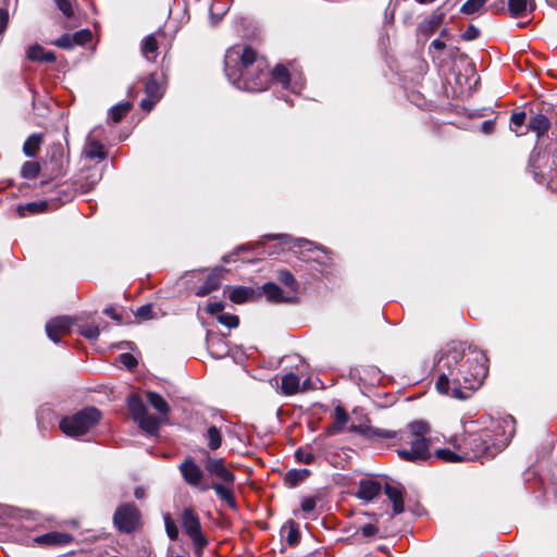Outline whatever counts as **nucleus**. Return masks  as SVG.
Returning <instances> with one entry per match:
<instances>
[{
  "instance_id": "obj_29",
  "label": "nucleus",
  "mask_w": 557,
  "mask_h": 557,
  "mask_svg": "<svg viewBox=\"0 0 557 557\" xmlns=\"http://www.w3.org/2000/svg\"><path fill=\"white\" fill-rule=\"evenodd\" d=\"M228 297L235 304H244L249 301L255 296V290L251 287L237 286L228 287Z\"/></svg>"
},
{
  "instance_id": "obj_60",
  "label": "nucleus",
  "mask_w": 557,
  "mask_h": 557,
  "mask_svg": "<svg viewBox=\"0 0 557 557\" xmlns=\"http://www.w3.org/2000/svg\"><path fill=\"white\" fill-rule=\"evenodd\" d=\"M494 129V122L492 120L484 121L481 124V132L484 134H491Z\"/></svg>"
},
{
  "instance_id": "obj_16",
  "label": "nucleus",
  "mask_w": 557,
  "mask_h": 557,
  "mask_svg": "<svg viewBox=\"0 0 557 557\" xmlns=\"http://www.w3.org/2000/svg\"><path fill=\"white\" fill-rule=\"evenodd\" d=\"M210 488H212L216 496L226 503V505L231 508H236V502L233 493L234 483L227 482H212L209 484Z\"/></svg>"
},
{
  "instance_id": "obj_63",
  "label": "nucleus",
  "mask_w": 557,
  "mask_h": 557,
  "mask_svg": "<svg viewBox=\"0 0 557 557\" xmlns=\"http://www.w3.org/2000/svg\"><path fill=\"white\" fill-rule=\"evenodd\" d=\"M134 494H135V497H136V498H138V499H141V498H144V497H145V491H144V488H141V487H137V488L135 490V493H134Z\"/></svg>"
},
{
  "instance_id": "obj_4",
  "label": "nucleus",
  "mask_w": 557,
  "mask_h": 557,
  "mask_svg": "<svg viewBox=\"0 0 557 557\" xmlns=\"http://www.w3.org/2000/svg\"><path fill=\"white\" fill-rule=\"evenodd\" d=\"M429 432L430 426L423 421H413L400 430L397 445L401 447L396 450L398 457L408 462L429 460L432 457L430 440L426 438Z\"/></svg>"
},
{
  "instance_id": "obj_39",
  "label": "nucleus",
  "mask_w": 557,
  "mask_h": 557,
  "mask_svg": "<svg viewBox=\"0 0 557 557\" xmlns=\"http://www.w3.org/2000/svg\"><path fill=\"white\" fill-rule=\"evenodd\" d=\"M277 280L283 285L289 287L293 292H297L298 283L294 275L287 270H281L277 272Z\"/></svg>"
},
{
  "instance_id": "obj_61",
  "label": "nucleus",
  "mask_w": 557,
  "mask_h": 557,
  "mask_svg": "<svg viewBox=\"0 0 557 557\" xmlns=\"http://www.w3.org/2000/svg\"><path fill=\"white\" fill-rule=\"evenodd\" d=\"M446 45L444 41L440 40V39H434L432 42H431V46H430V49H434V50H437V51H443L445 49Z\"/></svg>"
},
{
  "instance_id": "obj_48",
  "label": "nucleus",
  "mask_w": 557,
  "mask_h": 557,
  "mask_svg": "<svg viewBox=\"0 0 557 557\" xmlns=\"http://www.w3.org/2000/svg\"><path fill=\"white\" fill-rule=\"evenodd\" d=\"M116 361L128 370H132L137 366L136 358L128 352L119 355Z\"/></svg>"
},
{
  "instance_id": "obj_27",
  "label": "nucleus",
  "mask_w": 557,
  "mask_h": 557,
  "mask_svg": "<svg viewBox=\"0 0 557 557\" xmlns=\"http://www.w3.org/2000/svg\"><path fill=\"white\" fill-rule=\"evenodd\" d=\"M27 58L32 61H38V62H53L55 60V55L52 51L45 50L39 45H34L28 48L27 50Z\"/></svg>"
},
{
  "instance_id": "obj_51",
  "label": "nucleus",
  "mask_w": 557,
  "mask_h": 557,
  "mask_svg": "<svg viewBox=\"0 0 557 557\" xmlns=\"http://www.w3.org/2000/svg\"><path fill=\"white\" fill-rule=\"evenodd\" d=\"M73 36L75 45H84L91 40L92 34L89 29H82L76 32Z\"/></svg>"
},
{
  "instance_id": "obj_30",
  "label": "nucleus",
  "mask_w": 557,
  "mask_h": 557,
  "mask_svg": "<svg viewBox=\"0 0 557 557\" xmlns=\"http://www.w3.org/2000/svg\"><path fill=\"white\" fill-rule=\"evenodd\" d=\"M158 51V41L154 37V35H148L144 38L141 42V52L144 57L148 61H153L156 59Z\"/></svg>"
},
{
  "instance_id": "obj_14",
  "label": "nucleus",
  "mask_w": 557,
  "mask_h": 557,
  "mask_svg": "<svg viewBox=\"0 0 557 557\" xmlns=\"http://www.w3.org/2000/svg\"><path fill=\"white\" fill-rule=\"evenodd\" d=\"M356 430L360 431L363 436L372 441H392V445H397L400 435V430L391 431L375 426H359Z\"/></svg>"
},
{
  "instance_id": "obj_22",
  "label": "nucleus",
  "mask_w": 557,
  "mask_h": 557,
  "mask_svg": "<svg viewBox=\"0 0 557 557\" xmlns=\"http://www.w3.org/2000/svg\"><path fill=\"white\" fill-rule=\"evenodd\" d=\"M50 207L57 208V203H52L48 200L33 201L17 207V213L20 216H27L47 211Z\"/></svg>"
},
{
  "instance_id": "obj_45",
  "label": "nucleus",
  "mask_w": 557,
  "mask_h": 557,
  "mask_svg": "<svg viewBox=\"0 0 557 557\" xmlns=\"http://www.w3.org/2000/svg\"><path fill=\"white\" fill-rule=\"evenodd\" d=\"M334 418H335V428L337 430H341L348 421L349 417L345 409L341 406H337L334 410Z\"/></svg>"
},
{
  "instance_id": "obj_52",
  "label": "nucleus",
  "mask_w": 557,
  "mask_h": 557,
  "mask_svg": "<svg viewBox=\"0 0 557 557\" xmlns=\"http://www.w3.org/2000/svg\"><path fill=\"white\" fill-rule=\"evenodd\" d=\"M58 9L66 16L73 15L72 0H54Z\"/></svg>"
},
{
  "instance_id": "obj_28",
  "label": "nucleus",
  "mask_w": 557,
  "mask_h": 557,
  "mask_svg": "<svg viewBox=\"0 0 557 557\" xmlns=\"http://www.w3.org/2000/svg\"><path fill=\"white\" fill-rule=\"evenodd\" d=\"M508 8L511 15L517 17L533 11L535 4L533 0H508Z\"/></svg>"
},
{
  "instance_id": "obj_1",
  "label": "nucleus",
  "mask_w": 557,
  "mask_h": 557,
  "mask_svg": "<svg viewBox=\"0 0 557 557\" xmlns=\"http://www.w3.org/2000/svg\"><path fill=\"white\" fill-rule=\"evenodd\" d=\"M488 372L487 358L479 349L462 342H450L437 354L434 373L438 393L467 399L484 382Z\"/></svg>"
},
{
  "instance_id": "obj_32",
  "label": "nucleus",
  "mask_w": 557,
  "mask_h": 557,
  "mask_svg": "<svg viewBox=\"0 0 557 557\" xmlns=\"http://www.w3.org/2000/svg\"><path fill=\"white\" fill-rule=\"evenodd\" d=\"M309 475L310 470L308 469H292L285 474L284 481L289 487H294L305 481Z\"/></svg>"
},
{
  "instance_id": "obj_13",
  "label": "nucleus",
  "mask_w": 557,
  "mask_h": 557,
  "mask_svg": "<svg viewBox=\"0 0 557 557\" xmlns=\"http://www.w3.org/2000/svg\"><path fill=\"white\" fill-rule=\"evenodd\" d=\"M101 170L94 165L85 168L77 175L75 185L82 193H89L101 181Z\"/></svg>"
},
{
  "instance_id": "obj_37",
  "label": "nucleus",
  "mask_w": 557,
  "mask_h": 557,
  "mask_svg": "<svg viewBox=\"0 0 557 557\" xmlns=\"http://www.w3.org/2000/svg\"><path fill=\"white\" fill-rule=\"evenodd\" d=\"M163 521L165 527L166 535L171 541H176L180 536V530L176 524V521L173 519L171 513L165 512L163 513Z\"/></svg>"
},
{
  "instance_id": "obj_10",
  "label": "nucleus",
  "mask_w": 557,
  "mask_h": 557,
  "mask_svg": "<svg viewBox=\"0 0 557 557\" xmlns=\"http://www.w3.org/2000/svg\"><path fill=\"white\" fill-rule=\"evenodd\" d=\"M295 247L301 249V253L310 252L312 256L308 257V259H312L321 265L320 271L323 273L331 264V257L329 252L323 247L315 246L312 242H309L305 238H294L292 239Z\"/></svg>"
},
{
  "instance_id": "obj_41",
  "label": "nucleus",
  "mask_w": 557,
  "mask_h": 557,
  "mask_svg": "<svg viewBox=\"0 0 557 557\" xmlns=\"http://www.w3.org/2000/svg\"><path fill=\"white\" fill-rule=\"evenodd\" d=\"M487 0H467L461 9L460 12L467 15L474 14L479 12Z\"/></svg>"
},
{
  "instance_id": "obj_40",
  "label": "nucleus",
  "mask_w": 557,
  "mask_h": 557,
  "mask_svg": "<svg viewBox=\"0 0 557 557\" xmlns=\"http://www.w3.org/2000/svg\"><path fill=\"white\" fill-rule=\"evenodd\" d=\"M295 457L299 462L305 465H311L315 460V455L313 454L311 447H300L296 450Z\"/></svg>"
},
{
  "instance_id": "obj_58",
  "label": "nucleus",
  "mask_w": 557,
  "mask_h": 557,
  "mask_svg": "<svg viewBox=\"0 0 557 557\" xmlns=\"http://www.w3.org/2000/svg\"><path fill=\"white\" fill-rule=\"evenodd\" d=\"M377 527L371 523H367L361 528L362 534L367 537L375 535L377 533Z\"/></svg>"
},
{
  "instance_id": "obj_50",
  "label": "nucleus",
  "mask_w": 557,
  "mask_h": 557,
  "mask_svg": "<svg viewBox=\"0 0 557 557\" xmlns=\"http://www.w3.org/2000/svg\"><path fill=\"white\" fill-rule=\"evenodd\" d=\"M317 506V499L314 497H305L301 500L300 508L307 516L312 513Z\"/></svg>"
},
{
  "instance_id": "obj_18",
  "label": "nucleus",
  "mask_w": 557,
  "mask_h": 557,
  "mask_svg": "<svg viewBox=\"0 0 557 557\" xmlns=\"http://www.w3.org/2000/svg\"><path fill=\"white\" fill-rule=\"evenodd\" d=\"M445 12L441 9H436L432 14L420 23L418 30L423 36H430L435 29L443 23Z\"/></svg>"
},
{
  "instance_id": "obj_42",
  "label": "nucleus",
  "mask_w": 557,
  "mask_h": 557,
  "mask_svg": "<svg viewBox=\"0 0 557 557\" xmlns=\"http://www.w3.org/2000/svg\"><path fill=\"white\" fill-rule=\"evenodd\" d=\"M40 171V165L36 161H26L22 169L21 174L24 178H35Z\"/></svg>"
},
{
  "instance_id": "obj_21",
  "label": "nucleus",
  "mask_w": 557,
  "mask_h": 557,
  "mask_svg": "<svg viewBox=\"0 0 557 557\" xmlns=\"http://www.w3.org/2000/svg\"><path fill=\"white\" fill-rule=\"evenodd\" d=\"M267 299L271 302H294L296 297L285 296L284 290L275 283L269 282L262 286Z\"/></svg>"
},
{
  "instance_id": "obj_56",
  "label": "nucleus",
  "mask_w": 557,
  "mask_h": 557,
  "mask_svg": "<svg viewBox=\"0 0 557 557\" xmlns=\"http://www.w3.org/2000/svg\"><path fill=\"white\" fill-rule=\"evenodd\" d=\"M224 308V305L221 301H212L207 305V312L211 314H220L222 313V310Z\"/></svg>"
},
{
  "instance_id": "obj_57",
  "label": "nucleus",
  "mask_w": 557,
  "mask_h": 557,
  "mask_svg": "<svg viewBox=\"0 0 557 557\" xmlns=\"http://www.w3.org/2000/svg\"><path fill=\"white\" fill-rule=\"evenodd\" d=\"M286 541L289 545H295L298 541H299V533L298 531L294 528V523L292 522V527L288 531V534H287V537H286Z\"/></svg>"
},
{
  "instance_id": "obj_26",
  "label": "nucleus",
  "mask_w": 557,
  "mask_h": 557,
  "mask_svg": "<svg viewBox=\"0 0 557 557\" xmlns=\"http://www.w3.org/2000/svg\"><path fill=\"white\" fill-rule=\"evenodd\" d=\"M384 491L388 499L393 503L394 513H401L404 511V500L400 488L391 484H386Z\"/></svg>"
},
{
  "instance_id": "obj_35",
  "label": "nucleus",
  "mask_w": 557,
  "mask_h": 557,
  "mask_svg": "<svg viewBox=\"0 0 557 557\" xmlns=\"http://www.w3.org/2000/svg\"><path fill=\"white\" fill-rule=\"evenodd\" d=\"M299 377L294 373L285 374L282 377V392L285 395H293L298 391Z\"/></svg>"
},
{
  "instance_id": "obj_3",
  "label": "nucleus",
  "mask_w": 557,
  "mask_h": 557,
  "mask_svg": "<svg viewBox=\"0 0 557 557\" xmlns=\"http://www.w3.org/2000/svg\"><path fill=\"white\" fill-rule=\"evenodd\" d=\"M515 424L511 416L502 418L493 423L492 429L468 434L460 444L461 448L469 453L470 460L493 458L509 444L516 432Z\"/></svg>"
},
{
  "instance_id": "obj_49",
  "label": "nucleus",
  "mask_w": 557,
  "mask_h": 557,
  "mask_svg": "<svg viewBox=\"0 0 557 557\" xmlns=\"http://www.w3.org/2000/svg\"><path fill=\"white\" fill-rule=\"evenodd\" d=\"M54 45L63 49L73 48L75 46L74 36L71 34H64L54 41Z\"/></svg>"
},
{
  "instance_id": "obj_54",
  "label": "nucleus",
  "mask_w": 557,
  "mask_h": 557,
  "mask_svg": "<svg viewBox=\"0 0 557 557\" xmlns=\"http://www.w3.org/2000/svg\"><path fill=\"white\" fill-rule=\"evenodd\" d=\"M479 36H480L479 28L475 27L474 25L470 24L461 37H462V39L470 41V40L476 39Z\"/></svg>"
},
{
  "instance_id": "obj_43",
  "label": "nucleus",
  "mask_w": 557,
  "mask_h": 557,
  "mask_svg": "<svg viewBox=\"0 0 557 557\" xmlns=\"http://www.w3.org/2000/svg\"><path fill=\"white\" fill-rule=\"evenodd\" d=\"M11 0H0V34L4 32L9 20V5Z\"/></svg>"
},
{
  "instance_id": "obj_19",
  "label": "nucleus",
  "mask_w": 557,
  "mask_h": 557,
  "mask_svg": "<svg viewBox=\"0 0 557 557\" xmlns=\"http://www.w3.org/2000/svg\"><path fill=\"white\" fill-rule=\"evenodd\" d=\"M223 271H225L223 267L214 268L207 276L205 283L197 289L196 295L203 297L216 289L221 284V273Z\"/></svg>"
},
{
  "instance_id": "obj_38",
  "label": "nucleus",
  "mask_w": 557,
  "mask_h": 557,
  "mask_svg": "<svg viewBox=\"0 0 557 557\" xmlns=\"http://www.w3.org/2000/svg\"><path fill=\"white\" fill-rule=\"evenodd\" d=\"M131 108H132V106L127 101L126 102H121V103L112 107L110 112H109L110 119L114 123H119L123 119V116L128 113Z\"/></svg>"
},
{
  "instance_id": "obj_47",
  "label": "nucleus",
  "mask_w": 557,
  "mask_h": 557,
  "mask_svg": "<svg viewBox=\"0 0 557 557\" xmlns=\"http://www.w3.org/2000/svg\"><path fill=\"white\" fill-rule=\"evenodd\" d=\"M218 321L230 329L236 327L239 323L237 315L223 312L218 315Z\"/></svg>"
},
{
  "instance_id": "obj_15",
  "label": "nucleus",
  "mask_w": 557,
  "mask_h": 557,
  "mask_svg": "<svg viewBox=\"0 0 557 557\" xmlns=\"http://www.w3.org/2000/svg\"><path fill=\"white\" fill-rule=\"evenodd\" d=\"M553 113H548V110L546 113H536L530 116L525 132H533L536 134L537 138H541L545 134H547L548 129L550 128L552 121L550 116Z\"/></svg>"
},
{
  "instance_id": "obj_31",
  "label": "nucleus",
  "mask_w": 557,
  "mask_h": 557,
  "mask_svg": "<svg viewBox=\"0 0 557 557\" xmlns=\"http://www.w3.org/2000/svg\"><path fill=\"white\" fill-rule=\"evenodd\" d=\"M145 92L148 97L153 98L154 100L161 99L163 94L162 86L154 74L147 78L145 84Z\"/></svg>"
},
{
  "instance_id": "obj_8",
  "label": "nucleus",
  "mask_w": 557,
  "mask_h": 557,
  "mask_svg": "<svg viewBox=\"0 0 557 557\" xmlns=\"http://www.w3.org/2000/svg\"><path fill=\"white\" fill-rule=\"evenodd\" d=\"M178 469L184 481L191 487L200 492H207L210 488L209 484L203 481V470L191 458H186L181 462Z\"/></svg>"
},
{
  "instance_id": "obj_7",
  "label": "nucleus",
  "mask_w": 557,
  "mask_h": 557,
  "mask_svg": "<svg viewBox=\"0 0 557 557\" xmlns=\"http://www.w3.org/2000/svg\"><path fill=\"white\" fill-rule=\"evenodd\" d=\"M127 408L139 428L150 435L159 432L161 418L149 414L143 399L137 394H131L127 398Z\"/></svg>"
},
{
  "instance_id": "obj_12",
  "label": "nucleus",
  "mask_w": 557,
  "mask_h": 557,
  "mask_svg": "<svg viewBox=\"0 0 557 557\" xmlns=\"http://www.w3.org/2000/svg\"><path fill=\"white\" fill-rule=\"evenodd\" d=\"M205 469L211 476L215 478L220 482H235L234 473L227 469L225 461L222 458L208 456L205 460Z\"/></svg>"
},
{
  "instance_id": "obj_53",
  "label": "nucleus",
  "mask_w": 557,
  "mask_h": 557,
  "mask_svg": "<svg viewBox=\"0 0 557 557\" xmlns=\"http://www.w3.org/2000/svg\"><path fill=\"white\" fill-rule=\"evenodd\" d=\"M136 317L143 320L153 318V308L151 305H144L136 310Z\"/></svg>"
},
{
  "instance_id": "obj_17",
  "label": "nucleus",
  "mask_w": 557,
  "mask_h": 557,
  "mask_svg": "<svg viewBox=\"0 0 557 557\" xmlns=\"http://www.w3.org/2000/svg\"><path fill=\"white\" fill-rule=\"evenodd\" d=\"M382 490L377 481L366 479L361 480L358 485L357 496L363 500H372L380 495Z\"/></svg>"
},
{
  "instance_id": "obj_34",
  "label": "nucleus",
  "mask_w": 557,
  "mask_h": 557,
  "mask_svg": "<svg viewBox=\"0 0 557 557\" xmlns=\"http://www.w3.org/2000/svg\"><path fill=\"white\" fill-rule=\"evenodd\" d=\"M205 438L208 442V447L211 450H216L222 444L221 431L215 425H210L205 434Z\"/></svg>"
},
{
  "instance_id": "obj_59",
  "label": "nucleus",
  "mask_w": 557,
  "mask_h": 557,
  "mask_svg": "<svg viewBox=\"0 0 557 557\" xmlns=\"http://www.w3.org/2000/svg\"><path fill=\"white\" fill-rule=\"evenodd\" d=\"M159 100H154L153 98L148 97V98L141 100L140 107L145 111H150V110H152V108L156 106V103Z\"/></svg>"
},
{
  "instance_id": "obj_44",
  "label": "nucleus",
  "mask_w": 557,
  "mask_h": 557,
  "mask_svg": "<svg viewBox=\"0 0 557 557\" xmlns=\"http://www.w3.org/2000/svg\"><path fill=\"white\" fill-rule=\"evenodd\" d=\"M540 160H541L540 154H532L530 157V164H529V168L532 171L533 176L537 182H541L546 176V174L544 172H542V171L537 172V168L540 166L537 163L540 162Z\"/></svg>"
},
{
  "instance_id": "obj_36",
  "label": "nucleus",
  "mask_w": 557,
  "mask_h": 557,
  "mask_svg": "<svg viewBox=\"0 0 557 557\" xmlns=\"http://www.w3.org/2000/svg\"><path fill=\"white\" fill-rule=\"evenodd\" d=\"M527 114L524 111L515 112L510 116V129L515 132L518 136L524 135L527 132L522 131L525 123Z\"/></svg>"
},
{
  "instance_id": "obj_24",
  "label": "nucleus",
  "mask_w": 557,
  "mask_h": 557,
  "mask_svg": "<svg viewBox=\"0 0 557 557\" xmlns=\"http://www.w3.org/2000/svg\"><path fill=\"white\" fill-rule=\"evenodd\" d=\"M83 154L88 159H99L104 160L107 157V152L104 151L103 146L97 139L88 137L84 148Z\"/></svg>"
},
{
  "instance_id": "obj_64",
  "label": "nucleus",
  "mask_w": 557,
  "mask_h": 557,
  "mask_svg": "<svg viewBox=\"0 0 557 557\" xmlns=\"http://www.w3.org/2000/svg\"><path fill=\"white\" fill-rule=\"evenodd\" d=\"M546 2L553 8L557 7V0H546Z\"/></svg>"
},
{
  "instance_id": "obj_55",
  "label": "nucleus",
  "mask_w": 557,
  "mask_h": 557,
  "mask_svg": "<svg viewBox=\"0 0 557 557\" xmlns=\"http://www.w3.org/2000/svg\"><path fill=\"white\" fill-rule=\"evenodd\" d=\"M226 10L227 9L224 5L222 8H218L216 9V3H214L211 7V20H212V23L213 24L218 23L222 18V16L225 14Z\"/></svg>"
},
{
  "instance_id": "obj_9",
  "label": "nucleus",
  "mask_w": 557,
  "mask_h": 557,
  "mask_svg": "<svg viewBox=\"0 0 557 557\" xmlns=\"http://www.w3.org/2000/svg\"><path fill=\"white\" fill-rule=\"evenodd\" d=\"M139 521V512L134 504H124L120 506L114 516L113 522L121 532H133Z\"/></svg>"
},
{
  "instance_id": "obj_25",
  "label": "nucleus",
  "mask_w": 557,
  "mask_h": 557,
  "mask_svg": "<svg viewBox=\"0 0 557 557\" xmlns=\"http://www.w3.org/2000/svg\"><path fill=\"white\" fill-rule=\"evenodd\" d=\"M146 396L149 405L165 420L171 410L166 400L160 394L151 391L147 392Z\"/></svg>"
},
{
  "instance_id": "obj_2",
  "label": "nucleus",
  "mask_w": 557,
  "mask_h": 557,
  "mask_svg": "<svg viewBox=\"0 0 557 557\" xmlns=\"http://www.w3.org/2000/svg\"><path fill=\"white\" fill-rule=\"evenodd\" d=\"M269 64L263 57L242 45L231 47L224 59V72L230 83L240 90L262 91L269 86L270 79L278 83L285 89L298 94L304 87V77L294 69L288 70L283 64H277L270 73Z\"/></svg>"
},
{
  "instance_id": "obj_20",
  "label": "nucleus",
  "mask_w": 557,
  "mask_h": 557,
  "mask_svg": "<svg viewBox=\"0 0 557 557\" xmlns=\"http://www.w3.org/2000/svg\"><path fill=\"white\" fill-rule=\"evenodd\" d=\"M435 457L446 462H460L470 460L469 453L466 449H462L460 444L457 446V451H454L449 448L436 449Z\"/></svg>"
},
{
  "instance_id": "obj_33",
  "label": "nucleus",
  "mask_w": 557,
  "mask_h": 557,
  "mask_svg": "<svg viewBox=\"0 0 557 557\" xmlns=\"http://www.w3.org/2000/svg\"><path fill=\"white\" fill-rule=\"evenodd\" d=\"M42 144V136L39 134L30 135L23 145V152L27 157L36 156L40 145Z\"/></svg>"
},
{
  "instance_id": "obj_6",
  "label": "nucleus",
  "mask_w": 557,
  "mask_h": 557,
  "mask_svg": "<svg viewBox=\"0 0 557 557\" xmlns=\"http://www.w3.org/2000/svg\"><path fill=\"white\" fill-rule=\"evenodd\" d=\"M178 522L183 533L191 541L195 554L200 555L209 542L196 510L190 506L184 507L178 513Z\"/></svg>"
},
{
  "instance_id": "obj_46",
  "label": "nucleus",
  "mask_w": 557,
  "mask_h": 557,
  "mask_svg": "<svg viewBox=\"0 0 557 557\" xmlns=\"http://www.w3.org/2000/svg\"><path fill=\"white\" fill-rule=\"evenodd\" d=\"M78 333L88 339H96L98 338L100 331L97 325H82L78 329Z\"/></svg>"
},
{
  "instance_id": "obj_62",
  "label": "nucleus",
  "mask_w": 557,
  "mask_h": 557,
  "mask_svg": "<svg viewBox=\"0 0 557 557\" xmlns=\"http://www.w3.org/2000/svg\"><path fill=\"white\" fill-rule=\"evenodd\" d=\"M103 313L116 321H121V317L115 312V310L113 308H106L103 310Z\"/></svg>"
},
{
  "instance_id": "obj_5",
  "label": "nucleus",
  "mask_w": 557,
  "mask_h": 557,
  "mask_svg": "<svg viewBox=\"0 0 557 557\" xmlns=\"http://www.w3.org/2000/svg\"><path fill=\"white\" fill-rule=\"evenodd\" d=\"M101 419V412L95 407H87L60 421L61 431L71 437H79L89 432Z\"/></svg>"
},
{
  "instance_id": "obj_23",
  "label": "nucleus",
  "mask_w": 557,
  "mask_h": 557,
  "mask_svg": "<svg viewBox=\"0 0 557 557\" xmlns=\"http://www.w3.org/2000/svg\"><path fill=\"white\" fill-rule=\"evenodd\" d=\"M34 541L39 545H64L72 541V536L62 532H49L35 537Z\"/></svg>"
},
{
  "instance_id": "obj_11",
  "label": "nucleus",
  "mask_w": 557,
  "mask_h": 557,
  "mask_svg": "<svg viewBox=\"0 0 557 557\" xmlns=\"http://www.w3.org/2000/svg\"><path fill=\"white\" fill-rule=\"evenodd\" d=\"M74 319L69 315H61L49 320L46 324V333L53 343H60L63 335L70 333Z\"/></svg>"
}]
</instances>
